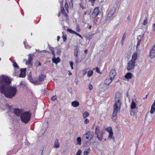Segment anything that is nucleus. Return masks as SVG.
<instances>
[{
	"instance_id": "11",
	"label": "nucleus",
	"mask_w": 155,
	"mask_h": 155,
	"mask_svg": "<svg viewBox=\"0 0 155 155\" xmlns=\"http://www.w3.org/2000/svg\"><path fill=\"white\" fill-rule=\"evenodd\" d=\"M61 13L64 16V19L66 21L68 20V16L67 14L66 13L64 7H61Z\"/></svg>"
},
{
	"instance_id": "33",
	"label": "nucleus",
	"mask_w": 155,
	"mask_h": 155,
	"mask_svg": "<svg viewBox=\"0 0 155 155\" xmlns=\"http://www.w3.org/2000/svg\"><path fill=\"white\" fill-rule=\"evenodd\" d=\"M77 144L81 145V138L80 137H78L77 138Z\"/></svg>"
},
{
	"instance_id": "62",
	"label": "nucleus",
	"mask_w": 155,
	"mask_h": 155,
	"mask_svg": "<svg viewBox=\"0 0 155 155\" xmlns=\"http://www.w3.org/2000/svg\"><path fill=\"white\" fill-rule=\"evenodd\" d=\"M147 95H146V97H145V98H143V99H144L145 98H147Z\"/></svg>"
},
{
	"instance_id": "2",
	"label": "nucleus",
	"mask_w": 155,
	"mask_h": 155,
	"mask_svg": "<svg viewBox=\"0 0 155 155\" xmlns=\"http://www.w3.org/2000/svg\"><path fill=\"white\" fill-rule=\"evenodd\" d=\"M121 95L119 92H117L115 94V103L114 105V109L111 117L113 121H115L117 119L118 113L120 112L121 103Z\"/></svg>"
},
{
	"instance_id": "18",
	"label": "nucleus",
	"mask_w": 155,
	"mask_h": 155,
	"mask_svg": "<svg viewBox=\"0 0 155 155\" xmlns=\"http://www.w3.org/2000/svg\"><path fill=\"white\" fill-rule=\"evenodd\" d=\"M136 102H137V100L136 99H132V103L130 105V107L131 109H134L136 108Z\"/></svg>"
},
{
	"instance_id": "50",
	"label": "nucleus",
	"mask_w": 155,
	"mask_h": 155,
	"mask_svg": "<svg viewBox=\"0 0 155 155\" xmlns=\"http://www.w3.org/2000/svg\"><path fill=\"white\" fill-rule=\"evenodd\" d=\"M96 71L98 72V73H100V70L99 68L97 67H96Z\"/></svg>"
},
{
	"instance_id": "61",
	"label": "nucleus",
	"mask_w": 155,
	"mask_h": 155,
	"mask_svg": "<svg viewBox=\"0 0 155 155\" xmlns=\"http://www.w3.org/2000/svg\"><path fill=\"white\" fill-rule=\"evenodd\" d=\"M90 0L91 1L93 2H94L96 1V0Z\"/></svg>"
},
{
	"instance_id": "34",
	"label": "nucleus",
	"mask_w": 155,
	"mask_h": 155,
	"mask_svg": "<svg viewBox=\"0 0 155 155\" xmlns=\"http://www.w3.org/2000/svg\"><path fill=\"white\" fill-rule=\"evenodd\" d=\"M13 66L14 68H16L17 69L19 68L18 66L15 61H13Z\"/></svg>"
},
{
	"instance_id": "57",
	"label": "nucleus",
	"mask_w": 155,
	"mask_h": 155,
	"mask_svg": "<svg viewBox=\"0 0 155 155\" xmlns=\"http://www.w3.org/2000/svg\"><path fill=\"white\" fill-rule=\"evenodd\" d=\"M68 72H69L68 75L69 76L71 75L72 74L71 73L70 71H68Z\"/></svg>"
},
{
	"instance_id": "25",
	"label": "nucleus",
	"mask_w": 155,
	"mask_h": 155,
	"mask_svg": "<svg viewBox=\"0 0 155 155\" xmlns=\"http://www.w3.org/2000/svg\"><path fill=\"white\" fill-rule=\"evenodd\" d=\"M113 131L109 132V134L108 135V137L107 139L108 140H110L112 138L113 139H114V137L113 136Z\"/></svg>"
},
{
	"instance_id": "44",
	"label": "nucleus",
	"mask_w": 155,
	"mask_h": 155,
	"mask_svg": "<svg viewBox=\"0 0 155 155\" xmlns=\"http://www.w3.org/2000/svg\"><path fill=\"white\" fill-rule=\"evenodd\" d=\"M87 69H84V70H82V71L83 72V76H84L85 74L87 73Z\"/></svg>"
},
{
	"instance_id": "36",
	"label": "nucleus",
	"mask_w": 155,
	"mask_h": 155,
	"mask_svg": "<svg viewBox=\"0 0 155 155\" xmlns=\"http://www.w3.org/2000/svg\"><path fill=\"white\" fill-rule=\"evenodd\" d=\"M64 7L65 8L66 10L67 11V12H68V3L67 2H66L65 5H64Z\"/></svg>"
},
{
	"instance_id": "31",
	"label": "nucleus",
	"mask_w": 155,
	"mask_h": 155,
	"mask_svg": "<svg viewBox=\"0 0 155 155\" xmlns=\"http://www.w3.org/2000/svg\"><path fill=\"white\" fill-rule=\"evenodd\" d=\"M105 130L109 133L113 131L112 128L110 127H108L106 128Z\"/></svg>"
},
{
	"instance_id": "39",
	"label": "nucleus",
	"mask_w": 155,
	"mask_h": 155,
	"mask_svg": "<svg viewBox=\"0 0 155 155\" xmlns=\"http://www.w3.org/2000/svg\"><path fill=\"white\" fill-rule=\"evenodd\" d=\"M76 30L77 32H80L81 31V29L79 25L76 26Z\"/></svg>"
},
{
	"instance_id": "41",
	"label": "nucleus",
	"mask_w": 155,
	"mask_h": 155,
	"mask_svg": "<svg viewBox=\"0 0 155 155\" xmlns=\"http://www.w3.org/2000/svg\"><path fill=\"white\" fill-rule=\"evenodd\" d=\"M147 23V18H146L144 20L143 24V25H146Z\"/></svg>"
},
{
	"instance_id": "16",
	"label": "nucleus",
	"mask_w": 155,
	"mask_h": 155,
	"mask_svg": "<svg viewBox=\"0 0 155 155\" xmlns=\"http://www.w3.org/2000/svg\"><path fill=\"white\" fill-rule=\"evenodd\" d=\"M68 31L71 34H74L76 35L79 36L80 38H81L82 39H83V38L82 36L80 35V34L78 33L76 31H74L72 30V29L70 28H68L67 29Z\"/></svg>"
},
{
	"instance_id": "6",
	"label": "nucleus",
	"mask_w": 155,
	"mask_h": 155,
	"mask_svg": "<svg viewBox=\"0 0 155 155\" xmlns=\"http://www.w3.org/2000/svg\"><path fill=\"white\" fill-rule=\"evenodd\" d=\"M100 12L99 7H98L95 8L93 10V12L91 14V17L92 19H94L97 17Z\"/></svg>"
},
{
	"instance_id": "17",
	"label": "nucleus",
	"mask_w": 155,
	"mask_h": 155,
	"mask_svg": "<svg viewBox=\"0 0 155 155\" xmlns=\"http://www.w3.org/2000/svg\"><path fill=\"white\" fill-rule=\"evenodd\" d=\"M84 137H85V138L88 141H90L92 137L91 136H90V132L89 131L87 132L84 135Z\"/></svg>"
},
{
	"instance_id": "29",
	"label": "nucleus",
	"mask_w": 155,
	"mask_h": 155,
	"mask_svg": "<svg viewBox=\"0 0 155 155\" xmlns=\"http://www.w3.org/2000/svg\"><path fill=\"white\" fill-rule=\"evenodd\" d=\"M133 76V74L131 73L127 74V79H131Z\"/></svg>"
},
{
	"instance_id": "10",
	"label": "nucleus",
	"mask_w": 155,
	"mask_h": 155,
	"mask_svg": "<svg viewBox=\"0 0 155 155\" xmlns=\"http://www.w3.org/2000/svg\"><path fill=\"white\" fill-rule=\"evenodd\" d=\"M116 74L117 73L116 71L114 69H112L110 73L109 76L110 78L114 79Z\"/></svg>"
},
{
	"instance_id": "51",
	"label": "nucleus",
	"mask_w": 155,
	"mask_h": 155,
	"mask_svg": "<svg viewBox=\"0 0 155 155\" xmlns=\"http://www.w3.org/2000/svg\"><path fill=\"white\" fill-rule=\"evenodd\" d=\"M29 79H30V80L31 81V82L32 83V81H32V80H32V79H33V78H32V76L31 75H30L29 77H28Z\"/></svg>"
},
{
	"instance_id": "52",
	"label": "nucleus",
	"mask_w": 155,
	"mask_h": 155,
	"mask_svg": "<svg viewBox=\"0 0 155 155\" xmlns=\"http://www.w3.org/2000/svg\"><path fill=\"white\" fill-rule=\"evenodd\" d=\"M88 27L89 29H90L92 28V26L91 25H88Z\"/></svg>"
},
{
	"instance_id": "20",
	"label": "nucleus",
	"mask_w": 155,
	"mask_h": 155,
	"mask_svg": "<svg viewBox=\"0 0 155 155\" xmlns=\"http://www.w3.org/2000/svg\"><path fill=\"white\" fill-rule=\"evenodd\" d=\"M155 111V100L154 101V102L152 104L151 106V110L150 111V112L151 114H153L154 113Z\"/></svg>"
},
{
	"instance_id": "48",
	"label": "nucleus",
	"mask_w": 155,
	"mask_h": 155,
	"mask_svg": "<svg viewBox=\"0 0 155 155\" xmlns=\"http://www.w3.org/2000/svg\"><path fill=\"white\" fill-rule=\"evenodd\" d=\"M89 88L90 91L91 90L93 89V87L92 85L91 84H90L89 85Z\"/></svg>"
},
{
	"instance_id": "5",
	"label": "nucleus",
	"mask_w": 155,
	"mask_h": 155,
	"mask_svg": "<svg viewBox=\"0 0 155 155\" xmlns=\"http://www.w3.org/2000/svg\"><path fill=\"white\" fill-rule=\"evenodd\" d=\"M113 80L110 78H107L105 80L102 88L103 91H104L108 88L109 85L112 82Z\"/></svg>"
},
{
	"instance_id": "4",
	"label": "nucleus",
	"mask_w": 155,
	"mask_h": 155,
	"mask_svg": "<svg viewBox=\"0 0 155 155\" xmlns=\"http://www.w3.org/2000/svg\"><path fill=\"white\" fill-rule=\"evenodd\" d=\"M46 76L42 74H40L39 77L37 80L32 79V83H34L35 85H38L41 84L46 78Z\"/></svg>"
},
{
	"instance_id": "15",
	"label": "nucleus",
	"mask_w": 155,
	"mask_h": 155,
	"mask_svg": "<svg viewBox=\"0 0 155 155\" xmlns=\"http://www.w3.org/2000/svg\"><path fill=\"white\" fill-rule=\"evenodd\" d=\"M68 31L71 34H74L76 35L79 36L80 38H81L82 39H83V38L82 36L80 35V34L78 33L76 31H74L72 30V29L70 28H68L67 29Z\"/></svg>"
},
{
	"instance_id": "1",
	"label": "nucleus",
	"mask_w": 155,
	"mask_h": 155,
	"mask_svg": "<svg viewBox=\"0 0 155 155\" xmlns=\"http://www.w3.org/2000/svg\"><path fill=\"white\" fill-rule=\"evenodd\" d=\"M11 82V80L8 77L4 75L1 77L0 79V92L3 94L7 98L10 99L15 97L17 92L16 87L10 86L6 88Z\"/></svg>"
},
{
	"instance_id": "27",
	"label": "nucleus",
	"mask_w": 155,
	"mask_h": 155,
	"mask_svg": "<svg viewBox=\"0 0 155 155\" xmlns=\"http://www.w3.org/2000/svg\"><path fill=\"white\" fill-rule=\"evenodd\" d=\"M91 149L90 148L86 150H85L84 152V155H87L90 152Z\"/></svg>"
},
{
	"instance_id": "24",
	"label": "nucleus",
	"mask_w": 155,
	"mask_h": 155,
	"mask_svg": "<svg viewBox=\"0 0 155 155\" xmlns=\"http://www.w3.org/2000/svg\"><path fill=\"white\" fill-rule=\"evenodd\" d=\"M59 147L60 145L58 143V140L56 139L55 141L54 147L55 148H58Z\"/></svg>"
},
{
	"instance_id": "45",
	"label": "nucleus",
	"mask_w": 155,
	"mask_h": 155,
	"mask_svg": "<svg viewBox=\"0 0 155 155\" xmlns=\"http://www.w3.org/2000/svg\"><path fill=\"white\" fill-rule=\"evenodd\" d=\"M81 150H78L76 153V155H81Z\"/></svg>"
},
{
	"instance_id": "21",
	"label": "nucleus",
	"mask_w": 155,
	"mask_h": 155,
	"mask_svg": "<svg viewBox=\"0 0 155 155\" xmlns=\"http://www.w3.org/2000/svg\"><path fill=\"white\" fill-rule=\"evenodd\" d=\"M94 35V33L89 34L85 36V38L89 41H90L92 38V37Z\"/></svg>"
},
{
	"instance_id": "49",
	"label": "nucleus",
	"mask_w": 155,
	"mask_h": 155,
	"mask_svg": "<svg viewBox=\"0 0 155 155\" xmlns=\"http://www.w3.org/2000/svg\"><path fill=\"white\" fill-rule=\"evenodd\" d=\"M56 99V98L55 97V96H53L51 98V100L52 101H54Z\"/></svg>"
},
{
	"instance_id": "22",
	"label": "nucleus",
	"mask_w": 155,
	"mask_h": 155,
	"mask_svg": "<svg viewBox=\"0 0 155 155\" xmlns=\"http://www.w3.org/2000/svg\"><path fill=\"white\" fill-rule=\"evenodd\" d=\"M71 105L74 107H77L79 105V103L77 101H74L71 102Z\"/></svg>"
},
{
	"instance_id": "35",
	"label": "nucleus",
	"mask_w": 155,
	"mask_h": 155,
	"mask_svg": "<svg viewBox=\"0 0 155 155\" xmlns=\"http://www.w3.org/2000/svg\"><path fill=\"white\" fill-rule=\"evenodd\" d=\"M49 50L51 51V53L53 54V55H55V52L54 51V48L52 47H49Z\"/></svg>"
},
{
	"instance_id": "42",
	"label": "nucleus",
	"mask_w": 155,
	"mask_h": 155,
	"mask_svg": "<svg viewBox=\"0 0 155 155\" xmlns=\"http://www.w3.org/2000/svg\"><path fill=\"white\" fill-rule=\"evenodd\" d=\"M70 6L71 7H72L73 6V1L72 0H71L69 2Z\"/></svg>"
},
{
	"instance_id": "9",
	"label": "nucleus",
	"mask_w": 155,
	"mask_h": 155,
	"mask_svg": "<svg viewBox=\"0 0 155 155\" xmlns=\"http://www.w3.org/2000/svg\"><path fill=\"white\" fill-rule=\"evenodd\" d=\"M150 56L151 58H153L155 57V44L150 50Z\"/></svg>"
},
{
	"instance_id": "55",
	"label": "nucleus",
	"mask_w": 155,
	"mask_h": 155,
	"mask_svg": "<svg viewBox=\"0 0 155 155\" xmlns=\"http://www.w3.org/2000/svg\"><path fill=\"white\" fill-rule=\"evenodd\" d=\"M57 41H59V40L60 38V36H57Z\"/></svg>"
},
{
	"instance_id": "23",
	"label": "nucleus",
	"mask_w": 155,
	"mask_h": 155,
	"mask_svg": "<svg viewBox=\"0 0 155 155\" xmlns=\"http://www.w3.org/2000/svg\"><path fill=\"white\" fill-rule=\"evenodd\" d=\"M137 56L138 55L137 53H134L132 56V58L131 60L133 61H135L137 59Z\"/></svg>"
},
{
	"instance_id": "59",
	"label": "nucleus",
	"mask_w": 155,
	"mask_h": 155,
	"mask_svg": "<svg viewBox=\"0 0 155 155\" xmlns=\"http://www.w3.org/2000/svg\"><path fill=\"white\" fill-rule=\"evenodd\" d=\"M123 79L124 80H125V79L126 78V74L124 75V78H124V77H123Z\"/></svg>"
},
{
	"instance_id": "38",
	"label": "nucleus",
	"mask_w": 155,
	"mask_h": 155,
	"mask_svg": "<svg viewBox=\"0 0 155 155\" xmlns=\"http://www.w3.org/2000/svg\"><path fill=\"white\" fill-rule=\"evenodd\" d=\"M125 38V33H124L123 37L122 38V40H121V43L122 45H123L124 44V40Z\"/></svg>"
},
{
	"instance_id": "64",
	"label": "nucleus",
	"mask_w": 155,
	"mask_h": 155,
	"mask_svg": "<svg viewBox=\"0 0 155 155\" xmlns=\"http://www.w3.org/2000/svg\"><path fill=\"white\" fill-rule=\"evenodd\" d=\"M103 1H101V2H103Z\"/></svg>"
},
{
	"instance_id": "40",
	"label": "nucleus",
	"mask_w": 155,
	"mask_h": 155,
	"mask_svg": "<svg viewBox=\"0 0 155 155\" xmlns=\"http://www.w3.org/2000/svg\"><path fill=\"white\" fill-rule=\"evenodd\" d=\"M113 14L114 13L112 11H110L109 12L108 16H109V17H110L113 15Z\"/></svg>"
},
{
	"instance_id": "28",
	"label": "nucleus",
	"mask_w": 155,
	"mask_h": 155,
	"mask_svg": "<svg viewBox=\"0 0 155 155\" xmlns=\"http://www.w3.org/2000/svg\"><path fill=\"white\" fill-rule=\"evenodd\" d=\"M97 135V137L99 141H101L103 140V134L101 133L100 136H99V134H96Z\"/></svg>"
},
{
	"instance_id": "19",
	"label": "nucleus",
	"mask_w": 155,
	"mask_h": 155,
	"mask_svg": "<svg viewBox=\"0 0 155 155\" xmlns=\"http://www.w3.org/2000/svg\"><path fill=\"white\" fill-rule=\"evenodd\" d=\"M33 60L31 54H30L28 55V60L26 62L27 64H31V62Z\"/></svg>"
},
{
	"instance_id": "43",
	"label": "nucleus",
	"mask_w": 155,
	"mask_h": 155,
	"mask_svg": "<svg viewBox=\"0 0 155 155\" xmlns=\"http://www.w3.org/2000/svg\"><path fill=\"white\" fill-rule=\"evenodd\" d=\"M69 64L70 65V66L71 67V69H73V62L70 61L69 62Z\"/></svg>"
},
{
	"instance_id": "7",
	"label": "nucleus",
	"mask_w": 155,
	"mask_h": 155,
	"mask_svg": "<svg viewBox=\"0 0 155 155\" xmlns=\"http://www.w3.org/2000/svg\"><path fill=\"white\" fill-rule=\"evenodd\" d=\"M135 64V61H130L128 63V66L127 69L129 71L134 69Z\"/></svg>"
},
{
	"instance_id": "37",
	"label": "nucleus",
	"mask_w": 155,
	"mask_h": 155,
	"mask_svg": "<svg viewBox=\"0 0 155 155\" xmlns=\"http://www.w3.org/2000/svg\"><path fill=\"white\" fill-rule=\"evenodd\" d=\"M35 64L37 67L41 65V64L39 61H36L35 63Z\"/></svg>"
},
{
	"instance_id": "14",
	"label": "nucleus",
	"mask_w": 155,
	"mask_h": 155,
	"mask_svg": "<svg viewBox=\"0 0 155 155\" xmlns=\"http://www.w3.org/2000/svg\"><path fill=\"white\" fill-rule=\"evenodd\" d=\"M26 68H21L20 70V74L19 75L20 77L24 78L26 76L25 72Z\"/></svg>"
},
{
	"instance_id": "13",
	"label": "nucleus",
	"mask_w": 155,
	"mask_h": 155,
	"mask_svg": "<svg viewBox=\"0 0 155 155\" xmlns=\"http://www.w3.org/2000/svg\"><path fill=\"white\" fill-rule=\"evenodd\" d=\"M52 62L57 64L60 61V59L59 57H58L56 58H55V55H53L52 59Z\"/></svg>"
},
{
	"instance_id": "30",
	"label": "nucleus",
	"mask_w": 155,
	"mask_h": 155,
	"mask_svg": "<svg viewBox=\"0 0 155 155\" xmlns=\"http://www.w3.org/2000/svg\"><path fill=\"white\" fill-rule=\"evenodd\" d=\"M100 127L98 126H97L95 128V134H99L100 133Z\"/></svg>"
},
{
	"instance_id": "26",
	"label": "nucleus",
	"mask_w": 155,
	"mask_h": 155,
	"mask_svg": "<svg viewBox=\"0 0 155 155\" xmlns=\"http://www.w3.org/2000/svg\"><path fill=\"white\" fill-rule=\"evenodd\" d=\"M89 116V114L87 111H85L83 114V117L85 119L87 117Z\"/></svg>"
},
{
	"instance_id": "63",
	"label": "nucleus",
	"mask_w": 155,
	"mask_h": 155,
	"mask_svg": "<svg viewBox=\"0 0 155 155\" xmlns=\"http://www.w3.org/2000/svg\"><path fill=\"white\" fill-rule=\"evenodd\" d=\"M128 93H127V97H128Z\"/></svg>"
},
{
	"instance_id": "54",
	"label": "nucleus",
	"mask_w": 155,
	"mask_h": 155,
	"mask_svg": "<svg viewBox=\"0 0 155 155\" xmlns=\"http://www.w3.org/2000/svg\"><path fill=\"white\" fill-rule=\"evenodd\" d=\"M80 7L82 8L83 9H84V6L81 5H80Z\"/></svg>"
},
{
	"instance_id": "56",
	"label": "nucleus",
	"mask_w": 155,
	"mask_h": 155,
	"mask_svg": "<svg viewBox=\"0 0 155 155\" xmlns=\"http://www.w3.org/2000/svg\"><path fill=\"white\" fill-rule=\"evenodd\" d=\"M140 45V41H138L137 43V46H139Z\"/></svg>"
},
{
	"instance_id": "46",
	"label": "nucleus",
	"mask_w": 155,
	"mask_h": 155,
	"mask_svg": "<svg viewBox=\"0 0 155 155\" xmlns=\"http://www.w3.org/2000/svg\"><path fill=\"white\" fill-rule=\"evenodd\" d=\"M63 39L64 41H65L67 40V37L65 35H63L62 36Z\"/></svg>"
},
{
	"instance_id": "3",
	"label": "nucleus",
	"mask_w": 155,
	"mask_h": 155,
	"mask_svg": "<svg viewBox=\"0 0 155 155\" xmlns=\"http://www.w3.org/2000/svg\"><path fill=\"white\" fill-rule=\"evenodd\" d=\"M31 114L29 112L22 113L20 116L21 121L25 124L28 123L31 118Z\"/></svg>"
},
{
	"instance_id": "53",
	"label": "nucleus",
	"mask_w": 155,
	"mask_h": 155,
	"mask_svg": "<svg viewBox=\"0 0 155 155\" xmlns=\"http://www.w3.org/2000/svg\"><path fill=\"white\" fill-rule=\"evenodd\" d=\"M127 19L129 21H130L131 20V17L130 16H128L127 18Z\"/></svg>"
},
{
	"instance_id": "8",
	"label": "nucleus",
	"mask_w": 155,
	"mask_h": 155,
	"mask_svg": "<svg viewBox=\"0 0 155 155\" xmlns=\"http://www.w3.org/2000/svg\"><path fill=\"white\" fill-rule=\"evenodd\" d=\"M74 55L75 59V63H77L79 62V58L78 57V48L77 46L74 49Z\"/></svg>"
},
{
	"instance_id": "60",
	"label": "nucleus",
	"mask_w": 155,
	"mask_h": 155,
	"mask_svg": "<svg viewBox=\"0 0 155 155\" xmlns=\"http://www.w3.org/2000/svg\"><path fill=\"white\" fill-rule=\"evenodd\" d=\"M61 15V13L60 12L58 14V17H59Z\"/></svg>"
},
{
	"instance_id": "12",
	"label": "nucleus",
	"mask_w": 155,
	"mask_h": 155,
	"mask_svg": "<svg viewBox=\"0 0 155 155\" xmlns=\"http://www.w3.org/2000/svg\"><path fill=\"white\" fill-rule=\"evenodd\" d=\"M13 110L14 114L17 116H20V117L22 113L21 112V110L18 108H14Z\"/></svg>"
},
{
	"instance_id": "58",
	"label": "nucleus",
	"mask_w": 155,
	"mask_h": 155,
	"mask_svg": "<svg viewBox=\"0 0 155 155\" xmlns=\"http://www.w3.org/2000/svg\"><path fill=\"white\" fill-rule=\"evenodd\" d=\"M88 51L87 50H86L84 51V53L85 54H87V53Z\"/></svg>"
},
{
	"instance_id": "47",
	"label": "nucleus",
	"mask_w": 155,
	"mask_h": 155,
	"mask_svg": "<svg viewBox=\"0 0 155 155\" xmlns=\"http://www.w3.org/2000/svg\"><path fill=\"white\" fill-rule=\"evenodd\" d=\"M89 120L87 119H86L84 121V123L85 124H87L89 123Z\"/></svg>"
},
{
	"instance_id": "32",
	"label": "nucleus",
	"mask_w": 155,
	"mask_h": 155,
	"mask_svg": "<svg viewBox=\"0 0 155 155\" xmlns=\"http://www.w3.org/2000/svg\"><path fill=\"white\" fill-rule=\"evenodd\" d=\"M93 73V71L92 70L89 71L87 72V76L88 77H90L92 75Z\"/></svg>"
}]
</instances>
